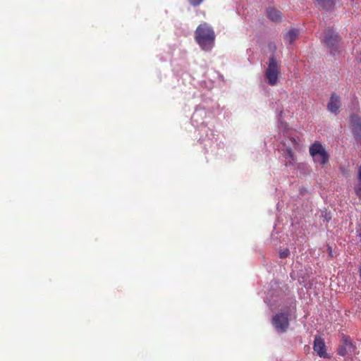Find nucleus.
Segmentation results:
<instances>
[{"mask_svg": "<svg viewBox=\"0 0 361 361\" xmlns=\"http://www.w3.org/2000/svg\"><path fill=\"white\" fill-rule=\"evenodd\" d=\"M316 1L325 11H333L336 5L334 0H316Z\"/></svg>", "mask_w": 361, "mask_h": 361, "instance_id": "11", "label": "nucleus"}, {"mask_svg": "<svg viewBox=\"0 0 361 361\" xmlns=\"http://www.w3.org/2000/svg\"><path fill=\"white\" fill-rule=\"evenodd\" d=\"M360 62H361V57H360Z\"/></svg>", "mask_w": 361, "mask_h": 361, "instance_id": "22", "label": "nucleus"}, {"mask_svg": "<svg viewBox=\"0 0 361 361\" xmlns=\"http://www.w3.org/2000/svg\"><path fill=\"white\" fill-rule=\"evenodd\" d=\"M356 347L352 343L348 336H343L342 345L338 349V354L341 356H345L348 353H355Z\"/></svg>", "mask_w": 361, "mask_h": 361, "instance_id": "6", "label": "nucleus"}, {"mask_svg": "<svg viewBox=\"0 0 361 361\" xmlns=\"http://www.w3.org/2000/svg\"><path fill=\"white\" fill-rule=\"evenodd\" d=\"M309 153L314 163L324 166L329 161V154L319 141H314L310 146Z\"/></svg>", "mask_w": 361, "mask_h": 361, "instance_id": "2", "label": "nucleus"}, {"mask_svg": "<svg viewBox=\"0 0 361 361\" xmlns=\"http://www.w3.org/2000/svg\"><path fill=\"white\" fill-rule=\"evenodd\" d=\"M350 123L356 140L361 144V118L357 115H352Z\"/></svg>", "mask_w": 361, "mask_h": 361, "instance_id": "8", "label": "nucleus"}, {"mask_svg": "<svg viewBox=\"0 0 361 361\" xmlns=\"http://www.w3.org/2000/svg\"><path fill=\"white\" fill-rule=\"evenodd\" d=\"M288 317V310L286 312L277 313L273 317L271 323L278 332L283 333L287 331L289 326Z\"/></svg>", "mask_w": 361, "mask_h": 361, "instance_id": "5", "label": "nucleus"}, {"mask_svg": "<svg viewBox=\"0 0 361 361\" xmlns=\"http://www.w3.org/2000/svg\"><path fill=\"white\" fill-rule=\"evenodd\" d=\"M268 18L274 22H280L282 19V13L275 8H269L267 11Z\"/></svg>", "mask_w": 361, "mask_h": 361, "instance_id": "10", "label": "nucleus"}, {"mask_svg": "<svg viewBox=\"0 0 361 361\" xmlns=\"http://www.w3.org/2000/svg\"><path fill=\"white\" fill-rule=\"evenodd\" d=\"M299 32L296 29L290 30L286 35L285 38L290 44H292L298 37Z\"/></svg>", "mask_w": 361, "mask_h": 361, "instance_id": "13", "label": "nucleus"}, {"mask_svg": "<svg viewBox=\"0 0 361 361\" xmlns=\"http://www.w3.org/2000/svg\"><path fill=\"white\" fill-rule=\"evenodd\" d=\"M290 141L291 142L294 147H296L298 145L296 140L294 137H290Z\"/></svg>", "mask_w": 361, "mask_h": 361, "instance_id": "17", "label": "nucleus"}, {"mask_svg": "<svg viewBox=\"0 0 361 361\" xmlns=\"http://www.w3.org/2000/svg\"><path fill=\"white\" fill-rule=\"evenodd\" d=\"M329 255L331 256V247H329Z\"/></svg>", "mask_w": 361, "mask_h": 361, "instance_id": "20", "label": "nucleus"}, {"mask_svg": "<svg viewBox=\"0 0 361 361\" xmlns=\"http://www.w3.org/2000/svg\"><path fill=\"white\" fill-rule=\"evenodd\" d=\"M357 235L360 237V241H361V224L360 225V228L357 230Z\"/></svg>", "mask_w": 361, "mask_h": 361, "instance_id": "19", "label": "nucleus"}, {"mask_svg": "<svg viewBox=\"0 0 361 361\" xmlns=\"http://www.w3.org/2000/svg\"><path fill=\"white\" fill-rule=\"evenodd\" d=\"M215 38L214 29L207 23L200 24L195 31V42L204 51H209L213 49Z\"/></svg>", "mask_w": 361, "mask_h": 361, "instance_id": "1", "label": "nucleus"}, {"mask_svg": "<svg viewBox=\"0 0 361 361\" xmlns=\"http://www.w3.org/2000/svg\"><path fill=\"white\" fill-rule=\"evenodd\" d=\"M290 305V307H292V308L293 310H295V307H296L295 300H292Z\"/></svg>", "mask_w": 361, "mask_h": 361, "instance_id": "18", "label": "nucleus"}, {"mask_svg": "<svg viewBox=\"0 0 361 361\" xmlns=\"http://www.w3.org/2000/svg\"><path fill=\"white\" fill-rule=\"evenodd\" d=\"M359 274H360V279H361V268H360V270H359Z\"/></svg>", "mask_w": 361, "mask_h": 361, "instance_id": "21", "label": "nucleus"}, {"mask_svg": "<svg viewBox=\"0 0 361 361\" xmlns=\"http://www.w3.org/2000/svg\"><path fill=\"white\" fill-rule=\"evenodd\" d=\"M313 349L320 357L326 358L329 357L326 351L324 340L321 336H315Z\"/></svg>", "mask_w": 361, "mask_h": 361, "instance_id": "7", "label": "nucleus"}, {"mask_svg": "<svg viewBox=\"0 0 361 361\" xmlns=\"http://www.w3.org/2000/svg\"><path fill=\"white\" fill-rule=\"evenodd\" d=\"M290 255V251L288 249L286 248L279 252V257L281 259L286 258Z\"/></svg>", "mask_w": 361, "mask_h": 361, "instance_id": "14", "label": "nucleus"}, {"mask_svg": "<svg viewBox=\"0 0 361 361\" xmlns=\"http://www.w3.org/2000/svg\"><path fill=\"white\" fill-rule=\"evenodd\" d=\"M322 42L329 49L330 54L334 55L340 48L341 37L333 29L328 28L324 32Z\"/></svg>", "mask_w": 361, "mask_h": 361, "instance_id": "3", "label": "nucleus"}, {"mask_svg": "<svg viewBox=\"0 0 361 361\" xmlns=\"http://www.w3.org/2000/svg\"><path fill=\"white\" fill-rule=\"evenodd\" d=\"M285 157L286 159V165H293L295 161V157L290 147H288L285 151Z\"/></svg>", "mask_w": 361, "mask_h": 361, "instance_id": "12", "label": "nucleus"}, {"mask_svg": "<svg viewBox=\"0 0 361 361\" xmlns=\"http://www.w3.org/2000/svg\"><path fill=\"white\" fill-rule=\"evenodd\" d=\"M355 192L357 196L361 200V187H356L355 189Z\"/></svg>", "mask_w": 361, "mask_h": 361, "instance_id": "16", "label": "nucleus"}, {"mask_svg": "<svg viewBox=\"0 0 361 361\" xmlns=\"http://www.w3.org/2000/svg\"><path fill=\"white\" fill-rule=\"evenodd\" d=\"M341 106V97L336 93H332L327 104V109L331 113L338 114Z\"/></svg>", "mask_w": 361, "mask_h": 361, "instance_id": "9", "label": "nucleus"}, {"mask_svg": "<svg viewBox=\"0 0 361 361\" xmlns=\"http://www.w3.org/2000/svg\"><path fill=\"white\" fill-rule=\"evenodd\" d=\"M202 1L203 0H189V2L193 6H197L200 5L202 2Z\"/></svg>", "mask_w": 361, "mask_h": 361, "instance_id": "15", "label": "nucleus"}, {"mask_svg": "<svg viewBox=\"0 0 361 361\" xmlns=\"http://www.w3.org/2000/svg\"><path fill=\"white\" fill-rule=\"evenodd\" d=\"M281 74V64L273 56L269 58L268 67L265 71V77L268 80L269 85L274 86L277 84L279 76Z\"/></svg>", "mask_w": 361, "mask_h": 361, "instance_id": "4", "label": "nucleus"}]
</instances>
